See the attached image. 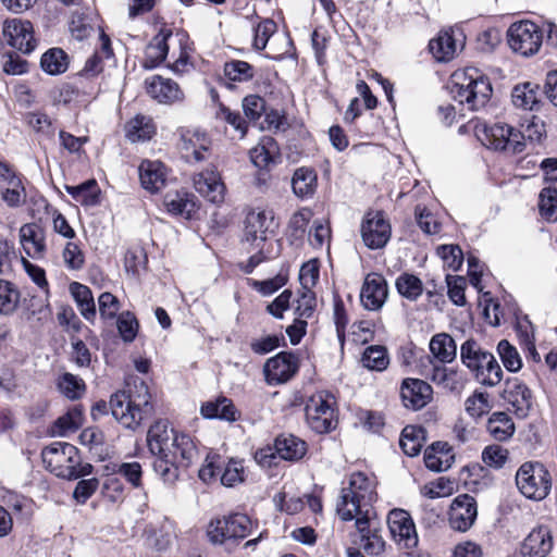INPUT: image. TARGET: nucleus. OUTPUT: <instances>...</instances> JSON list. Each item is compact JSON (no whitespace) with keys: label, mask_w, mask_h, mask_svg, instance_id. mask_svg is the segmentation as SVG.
<instances>
[{"label":"nucleus","mask_w":557,"mask_h":557,"mask_svg":"<svg viewBox=\"0 0 557 557\" xmlns=\"http://www.w3.org/2000/svg\"><path fill=\"white\" fill-rule=\"evenodd\" d=\"M455 481L445 476L438 478L436 481L425 486V495L430 498H441L449 496L455 491Z\"/></svg>","instance_id":"obj_63"},{"label":"nucleus","mask_w":557,"mask_h":557,"mask_svg":"<svg viewBox=\"0 0 557 557\" xmlns=\"http://www.w3.org/2000/svg\"><path fill=\"white\" fill-rule=\"evenodd\" d=\"M221 483L224 486L233 487L244 481V465L242 460L230 459L222 463Z\"/></svg>","instance_id":"obj_56"},{"label":"nucleus","mask_w":557,"mask_h":557,"mask_svg":"<svg viewBox=\"0 0 557 557\" xmlns=\"http://www.w3.org/2000/svg\"><path fill=\"white\" fill-rule=\"evenodd\" d=\"M388 295L385 278L377 273L368 274L360 293V300L367 310H379Z\"/></svg>","instance_id":"obj_20"},{"label":"nucleus","mask_w":557,"mask_h":557,"mask_svg":"<svg viewBox=\"0 0 557 557\" xmlns=\"http://www.w3.org/2000/svg\"><path fill=\"white\" fill-rule=\"evenodd\" d=\"M554 546L548 527L540 525L531 530L521 546L523 557H546Z\"/></svg>","instance_id":"obj_21"},{"label":"nucleus","mask_w":557,"mask_h":557,"mask_svg":"<svg viewBox=\"0 0 557 557\" xmlns=\"http://www.w3.org/2000/svg\"><path fill=\"white\" fill-rule=\"evenodd\" d=\"M250 160L259 170H270L275 162L278 148L275 140L270 136H263L258 145L250 150Z\"/></svg>","instance_id":"obj_29"},{"label":"nucleus","mask_w":557,"mask_h":557,"mask_svg":"<svg viewBox=\"0 0 557 557\" xmlns=\"http://www.w3.org/2000/svg\"><path fill=\"white\" fill-rule=\"evenodd\" d=\"M430 371L428 377L437 386L450 392L462 389L465 379L458 369L446 367L444 363H432Z\"/></svg>","instance_id":"obj_25"},{"label":"nucleus","mask_w":557,"mask_h":557,"mask_svg":"<svg viewBox=\"0 0 557 557\" xmlns=\"http://www.w3.org/2000/svg\"><path fill=\"white\" fill-rule=\"evenodd\" d=\"M3 36L8 44L23 53H30L36 47L33 25L22 18H9L3 23Z\"/></svg>","instance_id":"obj_15"},{"label":"nucleus","mask_w":557,"mask_h":557,"mask_svg":"<svg viewBox=\"0 0 557 557\" xmlns=\"http://www.w3.org/2000/svg\"><path fill=\"white\" fill-rule=\"evenodd\" d=\"M70 293L76 301L81 314L86 320L94 321L97 312L90 288L78 282H73L70 285Z\"/></svg>","instance_id":"obj_33"},{"label":"nucleus","mask_w":557,"mask_h":557,"mask_svg":"<svg viewBox=\"0 0 557 557\" xmlns=\"http://www.w3.org/2000/svg\"><path fill=\"white\" fill-rule=\"evenodd\" d=\"M503 397L519 418H525L532 407V393L530 388L515 377L506 382Z\"/></svg>","instance_id":"obj_19"},{"label":"nucleus","mask_w":557,"mask_h":557,"mask_svg":"<svg viewBox=\"0 0 557 557\" xmlns=\"http://www.w3.org/2000/svg\"><path fill=\"white\" fill-rule=\"evenodd\" d=\"M199 203L197 197L193 194L176 193V216H183L185 220L191 221L198 219Z\"/></svg>","instance_id":"obj_55"},{"label":"nucleus","mask_w":557,"mask_h":557,"mask_svg":"<svg viewBox=\"0 0 557 557\" xmlns=\"http://www.w3.org/2000/svg\"><path fill=\"white\" fill-rule=\"evenodd\" d=\"M488 433L496 441H506L513 435L515 424L505 412H494L486 424Z\"/></svg>","instance_id":"obj_38"},{"label":"nucleus","mask_w":557,"mask_h":557,"mask_svg":"<svg viewBox=\"0 0 557 557\" xmlns=\"http://www.w3.org/2000/svg\"><path fill=\"white\" fill-rule=\"evenodd\" d=\"M298 358L287 351H281L268 359L263 366L265 382L277 385L289 381L298 371Z\"/></svg>","instance_id":"obj_13"},{"label":"nucleus","mask_w":557,"mask_h":557,"mask_svg":"<svg viewBox=\"0 0 557 557\" xmlns=\"http://www.w3.org/2000/svg\"><path fill=\"white\" fill-rule=\"evenodd\" d=\"M424 440V430L421 426L407 425L401 432L399 445L407 456L416 457L420 454Z\"/></svg>","instance_id":"obj_37"},{"label":"nucleus","mask_w":557,"mask_h":557,"mask_svg":"<svg viewBox=\"0 0 557 557\" xmlns=\"http://www.w3.org/2000/svg\"><path fill=\"white\" fill-rule=\"evenodd\" d=\"M507 41L515 53L525 58L532 57L542 47L543 30L531 21H519L508 28Z\"/></svg>","instance_id":"obj_10"},{"label":"nucleus","mask_w":557,"mask_h":557,"mask_svg":"<svg viewBox=\"0 0 557 557\" xmlns=\"http://www.w3.org/2000/svg\"><path fill=\"white\" fill-rule=\"evenodd\" d=\"M110 407L113 417L125 428L135 430L150 414L151 404L145 382H134L127 391L111 396Z\"/></svg>","instance_id":"obj_2"},{"label":"nucleus","mask_w":557,"mask_h":557,"mask_svg":"<svg viewBox=\"0 0 557 557\" xmlns=\"http://www.w3.org/2000/svg\"><path fill=\"white\" fill-rule=\"evenodd\" d=\"M200 412L206 419H220L227 422H235L240 416L232 399L226 397H219L202 404Z\"/></svg>","instance_id":"obj_27"},{"label":"nucleus","mask_w":557,"mask_h":557,"mask_svg":"<svg viewBox=\"0 0 557 557\" xmlns=\"http://www.w3.org/2000/svg\"><path fill=\"white\" fill-rule=\"evenodd\" d=\"M125 137L131 143H144L150 140L157 132V126L151 116L136 114L124 125Z\"/></svg>","instance_id":"obj_26"},{"label":"nucleus","mask_w":557,"mask_h":557,"mask_svg":"<svg viewBox=\"0 0 557 557\" xmlns=\"http://www.w3.org/2000/svg\"><path fill=\"white\" fill-rule=\"evenodd\" d=\"M21 301V292L12 282L0 280V312L12 314Z\"/></svg>","instance_id":"obj_44"},{"label":"nucleus","mask_w":557,"mask_h":557,"mask_svg":"<svg viewBox=\"0 0 557 557\" xmlns=\"http://www.w3.org/2000/svg\"><path fill=\"white\" fill-rule=\"evenodd\" d=\"M273 216L263 210H251L245 220L244 242L253 249H262Z\"/></svg>","instance_id":"obj_18"},{"label":"nucleus","mask_w":557,"mask_h":557,"mask_svg":"<svg viewBox=\"0 0 557 557\" xmlns=\"http://www.w3.org/2000/svg\"><path fill=\"white\" fill-rule=\"evenodd\" d=\"M318 176H292V188L294 194L300 199L311 198L318 186Z\"/></svg>","instance_id":"obj_59"},{"label":"nucleus","mask_w":557,"mask_h":557,"mask_svg":"<svg viewBox=\"0 0 557 557\" xmlns=\"http://www.w3.org/2000/svg\"><path fill=\"white\" fill-rule=\"evenodd\" d=\"M211 139L206 133L185 129L181 133L178 153L186 163L197 164L211 158Z\"/></svg>","instance_id":"obj_12"},{"label":"nucleus","mask_w":557,"mask_h":557,"mask_svg":"<svg viewBox=\"0 0 557 557\" xmlns=\"http://www.w3.org/2000/svg\"><path fill=\"white\" fill-rule=\"evenodd\" d=\"M471 125L476 139L488 149L519 153L525 147L524 135L508 124L475 120Z\"/></svg>","instance_id":"obj_6"},{"label":"nucleus","mask_w":557,"mask_h":557,"mask_svg":"<svg viewBox=\"0 0 557 557\" xmlns=\"http://www.w3.org/2000/svg\"><path fill=\"white\" fill-rule=\"evenodd\" d=\"M313 216V212L309 208H301L296 211L289 219L287 231L288 236L294 240L304 239L309 222Z\"/></svg>","instance_id":"obj_48"},{"label":"nucleus","mask_w":557,"mask_h":557,"mask_svg":"<svg viewBox=\"0 0 557 557\" xmlns=\"http://www.w3.org/2000/svg\"><path fill=\"white\" fill-rule=\"evenodd\" d=\"M177 453H180L181 456L182 467H189L198 459V449L190 435L176 433V454Z\"/></svg>","instance_id":"obj_52"},{"label":"nucleus","mask_w":557,"mask_h":557,"mask_svg":"<svg viewBox=\"0 0 557 557\" xmlns=\"http://www.w3.org/2000/svg\"><path fill=\"white\" fill-rule=\"evenodd\" d=\"M460 360L485 386H496L503 380V370L494 355L474 339H467L460 347Z\"/></svg>","instance_id":"obj_5"},{"label":"nucleus","mask_w":557,"mask_h":557,"mask_svg":"<svg viewBox=\"0 0 557 557\" xmlns=\"http://www.w3.org/2000/svg\"><path fill=\"white\" fill-rule=\"evenodd\" d=\"M41 458L46 469L62 479L74 480L92 472V466L82 465L77 448L69 443L51 444L42 450Z\"/></svg>","instance_id":"obj_4"},{"label":"nucleus","mask_w":557,"mask_h":557,"mask_svg":"<svg viewBox=\"0 0 557 557\" xmlns=\"http://www.w3.org/2000/svg\"><path fill=\"white\" fill-rule=\"evenodd\" d=\"M171 29L166 32H161L157 36L153 37L152 41L148 45L146 49V58H145V66L152 69L158 66L168 55L169 46L166 40L171 37Z\"/></svg>","instance_id":"obj_35"},{"label":"nucleus","mask_w":557,"mask_h":557,"mask_svg":"<svg viewBox=\"0 0 557 557\" xmlns=\"http://www.w3.org/2000/svg\"><path fill=\"white\" fill-rule=\"evenodd\" d=\"M48 295L45 297L32 296L28 300H25V318L26 320H37L39 322L47 321L51 317V309L48 301Z\"/></svg>","instance_id":"obj_47"},{"label":"nucleus","mask_w":557,"mask_h":557,"mask_svg":"<svg viewBox=\"0 0 557 557\" xmlns=\"http://www.w3.org/2000/svg\"><path fill=\"white\" fill-rule=\"evenodd\" d=\"M363 243L370 249L383 248L391 237V225L381 211L369 212L361 224Z\"/></svg>","instance_id":"obj_14"},{"label":"nucleus","mask_w":557,"mask_h":557,"mask_svg":"<svg viewBox=\"0 0 557 557\" xmlns=\"http://www.w3.org/2000/svg\"><path fill=\"white\" fill-rule=\"evenodd\" d=\"M355 525L360 535V542L381 531L380 522L374 517V511L360 512L355 517Z\"/></svg>","instance_id":"obj_58"},{"label":"nucleus","mask_w":557,"mask_h":557,"mask_svg":"<svg viewBox=\"0 0 557 557\" xmlns=\"http://www.w3.org/2000/svg\"><path fill=\"white\" fill-rule=\"evenodd\" d=\"M277 29L276 23L270 18L260 21L253 27V41L252 45L257 50H263L269 39L275 34Z\"/></svg>","instance_id":"obj_57"},{"label":"nucleus","mask_w":557,"mask_h":557,"mask_svg":"<svg viewBox=\"0 0 557 557\" xmlns=\"http://www.w3.org/2000/svg\"><path fill=\"white\" fill-rule=\"evenodd\" d=\"M224 75L232 82L243 83L250 81L255 75V71L249 63L234 60L225 63Z\"/></svg>","instance_id":"obj_53"},{"label":"nucleus","mask_w":557,"mask_h":557,"mask_svg":"<svg viewBox=\"0 0 557 557\" xmlns=\"http://www.w3.org/2000/svg\"><path fill=\"white\" fill-rule=\"evenodd\" d=\"M397 292L408 300H417L423 293L421 280L410 273L400 274L395 282Z\"/></svg>","instance_id":"obj_46"},{"label":"nucleus","mask_w":557,"mask_h":557,"mask_svg":"<svg viewBox=\"0 0 557 557\" xmlns=\"http://www.w3.org/2000/svg\"><path fill=\"white\" fill-rule=\"evenodd\" d=\"M488 396L483 393H474L465 401V409L472 418H480L488 411Z\"/></svg>","instance_id":"obj_62"},{"label":"nucleus","mask_w":557,"mask_h":557,"mask_svg":"<svg viewBox=\"0 0 557 557\" xmlns=\"http://www.w3.org/2000/svg\"><path fill=\"white\" fill-rule=\"evenodd\" d=\"M40 65L50 75L61 74L67 69V55L62 49L52 48L42 54Z\"/></svg>","instance_id":"obj_45"},{"label":"nucleus","mask_w":557,"mask_h":557,"mask_svg":"<svg viewBox=\"0 0 557 557\" xmlns=\"http://www.w3.org/2000/svg\"><path fill=\"white\" fill-rule=\"evenodd\" d=\"M376 498L375 479L364 472H354L341 490L336 512L343 521H351L360 512L372 511Z\"/></svg>","instance_id":"obj_1"},{"label":"nucleus","mask_w":557,"mask_h":557,"mask_svg":"<svg viewBox=\"0 0 557 557\" xmlns=\"http://www.w3.org/2000/svg\"><path fill=\"white\" fill-rule=\"evenodd\" d=\"M508 459V450L499 445L486 446L482 451L483 462L492 468L500 469Z\"/></svg>","instance_id":"obj_60"},{"label":"nucleus","mask_w":557,"mask_h":557,"mask_svg":"<svg viewBox=\"0 0 557 557\" xmlns=\"http://www.w3.org/2000/svg\"><path fill=\"white\" fill-rule=\"evenodd\" d=\"M20 243L26 255L33 259L44 258L46 237L44 228L37 223H26L20 228Z\"/></svg>","instance_id":"obj_23"},{"label":"nucleus","mask_w":557,"mask_h":557,"mask_svg":"<svg viewBox=\"0 0 557 557\" xmlns=\"http://www.w3.org/2000/svg\"><path fill=\"white\" fill-rule=\"evenodd\" d=\"M497 352L509 372H518L522 368V359L517 348L507 339H502L497 345Z\"/></svg>","instance_id":"obj_50"},{"label":"nucleus","mask_w":557,"mask_h":557,"mask_svg":"<svg viewBox=\"0 0 557 557\" xmlns=\"http://www.w3.org/2000/svg\"><path fill=\"white\" fill-rule=\"evenodd\" d=\"M2 198L11 207L22 205L26 199L25 187L20 176H3Z\"/></svg>","instance_id":"obj_39"},{"label":"nucleus","mask_w":557,"mask_h":557,"mask_svg":"<svg viewBox=\"0 0 557 557\" xmlns=\"http://www.w3.org/2000/svg\"><path fill=\"white\" fill-rule=\"evenodd\" d=\"M83 420L81 407L74 406L55 421V433L60 436H66L69 433L75 432L83 424Z\"/></svg>","instance_id":"obj_49"},{"label":"nucleus","mask_w":557,"mask_h":557,"mask_svg":"<svg viewBox=\"0 0 557 557\" xmlns=\"http://www.w3.org/2000/svg\"><path fill=\"white\" fill-rule=\"evenodd\" d=\"M147 92L159 103H171L173 99V86L170 78L154 75L146 81Z\"/></svg>","instance_id":"obj_41"},{"label":"nucleus","mask_w":557,"mask_h":557,"mask_svg":"<svg viewBox=\"0 0 557 557\" xmlns=\"http://www.w3.org/2000/svg\"><path fill=\"white\" fill-rule=\"evenodd\" d=\"M437 255L444 264L453 271H458L463 262L461 249L456 245H442L437 247Z\"/></svg>","instance_id":"obj_61"},{"label":"nucleus","mask_w":557,"mask_h":557,"mask_svg":"<svg viewBox=\"0 0 557 557\" xmlns=\"http://www.w3.org/2000/svg\"><path fill=\"white\" fill-rule=\"evenodd\" d=\"M515 483L519 493L533 502L544 500L552 492V474L541 461H524L516 471Z\"/></svg>","instance_id":"obj_8"},{"label":"nucleus","mask_w":557,"mask_h":557,"mask_svg":"<svg viewBox=\"0 0 557 557\" xmlns=\"http://www.w3.org/2000/svg\"><path fill=\"white\" fill-rule=\"evenodd\" d=\"M194 185L196 190L208 201L214 205L224 201L226 187L221 176H198Z\"/></svg>","instance_id":"obj_30"},{"label":"nucleus","mask_w":557,"mask_h":557,"mask_svg":"<svg viewBox=\"0 0 557 557\" xmlns=\"http://www.w3.org/2000/svg\"><path fill=\"white\" fill-rule=\"evenodd\" d=\"M414 218L420 230L426 235H435L441 232L442 224L436 215L426 207L418 205L414 208Z\"/></svg>","instance_id":"obj_51"},{"label":"nucleus","mask_w":557,"mask_h":557,"mask_svg":"<svg viewBox=\"0 0 557 557\" xmlns=\"http://www.w3.org/2000/svg\"><path fill=\"white\" fill-rule=\"evenodd\" d=\"M429 347L431 354L440 363L453 362L457 356V345L454 338L446 333L434 335Z\"/></svg>","instance_id":"obj_32"},{"label":"nucleus","mask_w":557,"mask_h":557,"mask_svg":"<svg viewBox=\"0 0 557 557\" xmlns=\"http://www.w3.org/2000/svg\"><path fill=\"white\" fill-rule=\"evenodd\" d=\"M550 185L543 188L539 196V212L548 223L557 222V176H545Z\"/></svg>","instance_id":"obj_28"},{"label":"nucleus","mask_w":557,"mask_h":557,"mask_svg":"<svg viewBox=\"0 0 557 557\" xmlns=\"http://www.w3.org/2000/svg\"><path fill=\"white\" fill-rule=\"evenodd\" d=\"M432 387L419 379L404 380L400 395L405 407L419 410L426 406L432 399Z\"/></svg>","instance_id":"obj_22"},{"label":"nucleus","mask_w":557,"mask_h":557,"mask_svg":"<svg viewBox=\"0 0 557 557\" xmlns=\"http://www.w3.org/2000/svg\"><path fill=\"white\" fill-rule=\"evenodd\" d=\"M446 444L441 442L432 444L424 453V463L425 467L434 472L446 471L450 468L449 459L453 457L449 456V450L446 449Z\"/></svg>","instance_id":"obj_36"},{"label":"nucleus","mask_w":557,"mask_h":557,"mask_svg":"<svg viewBox=\"0 0 557 557\" xmlns=\"http://www.w3.org/2000/svg\"><path fill=\"white\" fill-rule=\"evenodd\" d=\"M450 94L455 101L470 111L484 108L493 94L487 76L475 67L457 70L451 75Z\"/></svg>","instance_id":"obj_3"},{"label":"nucleus","mask_w":557,"mask_h":557,"mask_svg":"<svg viewBox=\"0 0 557 557\" xmlns=\"http://www.w3.org/2000/svg\"><path fill=\"white\" fill-rule=\"evenodd\" d=\"M59 392L69 399H79L86 392V385L83 379L70 372L61 374L58 379Z\"/></svg>","instance_id":"obj_42"},{"label":"nucleus","mask_w":557,"mask_h":557,"mask_svg":"<svg viewBox=\"0 0 557 557\" xmlns=\"http://www.w3.org/2000/svg\"><path fill=\"white\" fill-rule=\"evenodd\" d=\"M99 480L96 478L83 479L77 482L73 498L81 505L85 504L98 490Z\"/></svg>","instance_id":"obj_64"},{"label":"nucleus","mask_w":557,"mask_h":557,"mask_svg":"<svg viewBox=\"0 0 557 557\" xmlns=\"http://www.w3.org/2000/svg\"><path fill=\"white\" fill-rule=\"evenodd\" d=\"M387 524L392 537L405 548H413L418 544V535L410 515L403 509H393L387 516Z\"/></svg>","instance_id":"obj_17"},{"label":"nucleus","mask_w":557,"mask_h":557,"mask_svg":"<svg viewBox=\"0 0 557 557\" xmlns=\"http://www.w3.org/2000/svg\"><path fill=\"white\" fill-rule=\"evenodd\" d=\"M512 103L522 110H535L540 106L539 87L531 83L519 84L511 92Z\"/></svg>","instance_id":"obj_34"},{"label":"nucleus","mask_w":557,"mask_h":557,"mask_svg":"<svg viewBox=\"0 0 557 557\" xmlns=\"http://www.w3.org/2000/svg\"><path fill=\"white\" fill-rule=\"evenodd\" d=\"M334 405L333 396L323 392L317 393L308 399L305 411L307 423L311 430L323 434L335 429L337 419Z\"/></svg>","instance_id":"obj_11"},{"label":"nucleus","mask_w":557,"mask_h":557,"mask_svg":"<svg viewBox=\"0 0 557 557\" xmlns=\"http://www.w3.org/2000/svg\"><path fill=\"white\" fill-rule=\"evenodd\" d=\"M66 190L76 201L84 206L96 205L100 194V189L94 178L76 186H67Z\"/></svg>","instance_id":"obj_43"},{"label":"nucleus","mask_w":557,"mask_h":557,"mask_svg":"<svg viewBox=\"0 0 557 557\" xmlns=\"http://www.w3.org/2000/svg\"><path fill=\"white\" fill-rule=\"evenodd\" d=\"M147 442L150 451L156 456L154 471L164 481H171V469L174 466V428L166 420L157 421L148 431Z\"/></svg>","instance_id":"obj_7"},{"label":"nucleus","mask_w":557,"mask_h":557,"mask_svg":"<svg viewBox=\"0 0 557 557\" xmlns=\"http://www.w3.org/2000/svg\"><path fill=\"white\" fill-rule=\"evenodd\" d=\"M275 453L280 458L295 461L301 459L307 453V444L294 435H281L274 443Z\"/></svg>","instance_id":"obj_31"},{"label":"nucleus","mask_w":557,"mask_h":557,"mask_svg":"<svg viewBox=\"0 0 557 557\" xmlns=\"http://www.w3.org/2000/svg\"><path fill=\"white\" fill-rule=\"evenodd\" d=\"M251 529L252 521L247 515L233 513L211 519L206 534L213 545L235 546L250 534Z\"/></svg>","instance_id":"obj_9"},{"label":"nucleus","mask_w":557,"mask_h":557,"mask_svg":"<svg viewBox=\"0 0 557 557\" xmlns=\"http://www.w3.org/2000/svg\"><path fill=\"white\" fill-rule=\"evenodd\" d=\"M361 363L371 371H384L389 364L387 349L380 345L367 347L362 354Z\"/></svg>","instance_id":"obj_40"},{"label":"nucleus","mask_w":557,"mask_h":557,"mask_svg":"<svg viewBox=\"0 0 557 557\" xmlns=\"http://www.w3.org/2000/svg\"><path fill=\"white\" fill-rule=\"evenodd\" d=\"M478 505L473 496L461 494L454 498L449 509V525L451 529L466 532L475 522Z\"/></svg>","instance_id":"obj_16"},{"label":"nucleus","mask_w":557,"mask_h":557,"mask_svg":"<svg viewBox=\"0 0 557 557\" xmlns=\"http://www.w3.org/2000/svg\"><path fill=\"white\" fill-rule=\"evenodd\" d=\"M176 40L181 48L180 57L176 59V73L189 72L194 69V64L190 62V55L194 51L193 42L189 40V36L183 30L176 32Z\"/></svg>","instance_id":"obj_54"},{"label":"nucleus","mask_w":557,"mask_h":557,"mask_svg":"<svg viewBox=\"0 0 557 557\" xmlns=\"http://www.w3.org/2000/svg\"><path fill=\"white\" fill-rule=\"evenodd\" d=\"M431 53L437 61L447 62L454 59L462 48L461 40L456 38L454 30L441 32L438 36L429 44Z\"/></svg>","instance_id":"obj_24"}]
</instances>
